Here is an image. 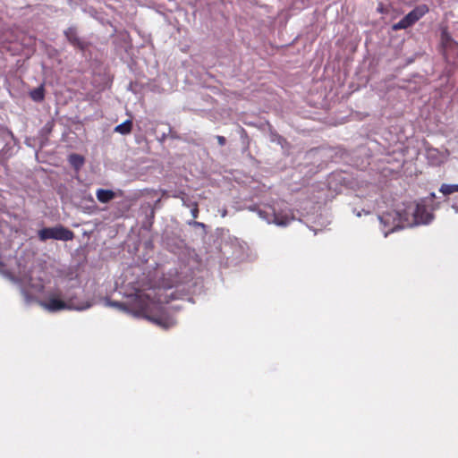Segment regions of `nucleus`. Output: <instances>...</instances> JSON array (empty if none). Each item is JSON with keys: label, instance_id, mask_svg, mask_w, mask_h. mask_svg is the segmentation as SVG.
Segmentation results:
<instances>
[{"label": "nucleus", "instance_id": "nucleus-1", "mask_svg": "<svg viewBox=\"0 0 458 458\" xmlns=\"http://www.w3.org/2000/svg\"><path fill=\"white\" fill-rule=\"evenodd\" d=\"M115 306L163 328L171 327L177 322L174 311L170 307L164 306L160 299L155 300L152 292L137 291L134 294L128 295L124 303H115Z\"/></svg>", "mask_w": 458, "mask_h": 458}, {"label": "nucleus", "instance_id": "nucleus-3", "mask_svg": "<svg viewBox=\"0 0 458 458\" xmlns=\"http://www.w3.org/2000/svg\"><path fill=\"white\" fill-rule=\"evenodd\" d=\"M40 305L47 310L55 312L64 310H84L93 305L91 300L71 299L68 301H63L57 294H50L40 301Z\"/></svg>", "mask_w": 458, "mask_h": 458}, {"label": "nucleus", "instance_id": "nucleus-16", "mask_svg": "<svg viewBox=\"0 0 458 458\" xmlns=\"http://www.w3.org/2000/svg\"><path fill=\"white\" fill-rule=\"evenodd\" d=\"M274 223L278 225H285L287 224V222L281 221L276 217L275 218Z\"/></svg>", "mask_w": 458, "mask_h": 458}, {"label": "nucleus", "instance_id": "nucleus-12", "mask_svg": "<svg viewBox=\"0 0 458 458\" xmlns=\"http://www.w3.org/2000/svg\"><path fill=\"white\" fill-rule=\"evenodd\" d=\"M69 161L71 165L77 169L80 168L84 163L83 157L79 155H71Z\"/></svg>", "mask_w": 458, "mask_h": 458}, {"label": "nucleus", "instance_id": "nucleus-15", "mask_svg": "<svg viewBox=\"0 0 458 458\" xmlns=\"http://www.w3.org/2000/svg\"><path fill=\"white\" fill-rule=\"evenodd\" d=\"M407 27H409V22L403 18L402 21L393 25V30H397Z\"/></svg>", "mask_w": 458, "mask_h": 458}, {"label": "nucleus", "instance_id": "nucleus-2", "mask_svg": "<svg viewBox=\"0 0 458 458\" xmlns=\"http://www.w3.org/2000/svg\"><path fill=\"white\" fill-rule=\"evenodd\" d=\"M418 210H420V207L408 205L403 208L386 212L380 217V220L386 227H389V232H394L398 228L426 223L428 218L419 216L417 214Z\"/></svg>", "mask_w": 458, "mask_h": 458}, {"label": "nucleus", "instance_id": "nucleus-9", "mask_svg": "<svg viewBox=\"0 0 458 458\" xmlns=\"http://www.w3.org/2000/svg\"><path fill=\"white\" fill-rule=\"evenodd\" d=\"M439 191L445 196L457 193L458 192V183H456V184L444 183L440 186Z\"/></svg>", "mask_w": 458, "mask_h": 458}, {"label": "nucleus", "instance_id": "nucleus-11", "mask_svg": "<svg viewBox=\"0 0 458 458\" xmlns=\"http://www.w3.org/2000/svg\"><path fill=\"white\" fill-rule=\"evenodd\" d=\"M131 130V123L130 121H126L119 125H117L114 129L116 132L121 134H127Z\"/></svg>", "mask_w": 458, "mask_h": 458}, {"label": "nucleus", "instance_id": "nucleus-17", "mask_svg": "<svg viewBox=\"0 0 458 458\" xmlns=\"http://www.w3.org/2000/svg\"><path fill=\"white\" fill-rule=\"evenodd\" d=\"M218 140L222 144L224 142V138L223 137H218Z\"/></svg>", "mask_w": 458, "mask_h": 458}, {"label": "nucleus", "instance_id": "nucleus-10", "mask_svg": "<svg viewBox=\"0 0 458 458\" xmlns=\"http://www.w3.org/2000/svg\"><path fill=\"white\" fill-rule=\"evenodd\" d=\"M411 205H415V206L420 207V210L417 211V214L419 216H420L422 218H428V221L425 224H428V222H430L432 220V216L429 212H428L426 210L425 206L420 205L419 203H411Z\"/></svg>", "mask_w": 458, "mask_h": 458}, {"label": "nucleus", "instance_id": "nucleus-13", "mask_svg": "<svg viewBox=\"0 0 458 458\" xmlns=\"http://www.w3.org/2000/svg\"><path fill=\"white\" fill-rule=\"evenodd\" d=\"M54 228L43 229L39 232V237L42 240L53 239Z\"/></svg>", "mask_w": 458, "mask_h": 458}, {"label": "nucleus", "instance_id": "nucleus-14", "mask_svg": "<svg viewBox=\"0 0 458 458\" xmlns=\"http://www.w3.org/2000/svg\"><path fill=\"white\" fill-rule=\"evenodd\" d=\"M43 89H38L34 91L31 92V98L36 100V101H39V100H42L43 99Z\"/></svg>", "mask_w": 458, "mask_h": 458}, {"label": "nucleus", "instance_id": "nucleus-4", "mask_svg": "<svg viewBox=\"0 0 458 458\" xmlns=\"http://www.w3.org/2000/svg\"><path fill=\"white\" fill-rule=\"evenodd\" d=\"M48 281L40 276H33L30 279L28 286H25V291L30 296H37L38 293L44 292L47 287Z\"/></svg>", "mask_w": 458, "mask_h": 458}, {"label": "nucleus", "instance_id": "nucleus-5", "mask_svg": "<svg viewBox=\"0 0 458 458\" xmlns=\"http://www.w3.org/2000/svg\"><path fill=\"white\" fill-rule=\"evenodd\" d=\"M427 157L428 161L434 165H438L445 163L448 158V153L446 150H439L437 148H429L427 151Z\"/></svg>", "mask_w": 458, "mask_h": 458}, {"label": "nucleus", "instance_id": "nucleus-8", "mask_svg": "<svg viewBox=\"0 0 458 458\" xmlns=\"http://www.w3.org/2000/svg\"><path fill=\"white\" fill-rule=\"evenodd\" d=\"M97 198L102 203H106L114 198V191L100 189L97 191Z\"/></svg>", "mask_w": 458, "mask_h": 458}, {"label": "nucleus", "instance_id": "nucleus-7", "mask_svg": "<svg viewBox=\"0 0 458 458\" xmlns=\"http://www.w3.org/2000/svg\"><path fill=\"white\" fill-rule=\"evenodd\" d=\"M426 12L425 8H418L413 11H411L410 13H408L404 19L406 21L409 22V26L413 24L416 21H418Z\"/></svg>", "mask_w": 458, "mask_h": 458}, {"label": "nucleus", "instance_id": "nucleus-6", "mask_svg": "<svg viewBox=\"0 0 458 458\" xmlns=\"http://www.w3.org/2000/svg\"><path fill=\"white\" fill-rule=\"evenodd\" d=\"M53 239L68 241L71 240L73 236V233L63 227H54Z\"/></svg>", "mask_w": 458, "mask_h": 458}]
</instances>
